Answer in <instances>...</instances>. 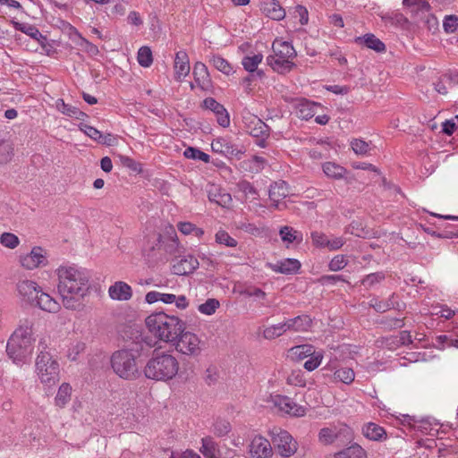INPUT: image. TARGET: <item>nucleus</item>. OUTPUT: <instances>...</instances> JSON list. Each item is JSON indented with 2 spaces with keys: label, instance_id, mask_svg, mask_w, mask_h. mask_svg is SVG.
<instances>
[{
  "label": "nucleus",
  "instance_id": "obj_62",
  "mask_svg": "<svg viewBox=\"0 0 458 458\" xmlns=\"http://www.w3.org/2000/svg\"><path fill=\"white\" fill-rule=\"evenodd\" d=\"M121 162L124 166L128 167L133 172L140 173L142 171L141 164L129 157L122 156Z\"/></svg>",
  "mask_w": 458,
  "mask_h": 458
},
{
  "label": "nucleus",
  "instance_id": "obj_26",
  "mask_svg": "<svg viewBox=\"0 0 458 458\" xmlns=\"http://www.w3.org/2000/svg\"><path fill=\"white\" fill-rule=\"evenodd\" d=\"M355 42L359 45L365 46L377 53H382L386 50V45L371 33L365 34L361 37H357L355 38Z\"/></svg>",
  "mask_w": 458,
  "mask_h": 458
},
{
  "label": "nucleus",
  "instance_id": "obj_28",
  "mask_svg": "<svg viewBox=\"0 0 458 458\" xmlns=\"http://www.w3.org/2000/svg\"><path fill=\"white\" fill-rule=\"evenodd\" d=\"M362 433L365 437L373 441H382L386 439V432L379 425L369 422L362 428Z\"/></svg>",
  "mask_w": 458,
  "mask_h": 458
},
{
  "label": "nucleus",
  "instance_id": "obj_6",
  "mask_svg": "<svg viewBox=\"0 0 458 458\" xmlns=\"http://www.w3.org/2000/svg\"><path fill=\"white\" fill-rule=\"evenodd\" d=\"M47 344L40 341L39 353L36 359V370L43 384L55 385L59 380V363L52 354L47 351Z\"/></svg>",
  "mask_w": 458,
  "mask_h": 458
},
{
  "label": "nucleus",
  "instance_id": "obj_36",
  "mask_svg": "<svg viewBox=\"0 0 458 458\" xmlns=\"http://www.w3.org/2000/svg\"><path fill=\"white\" fill-rule=\"evenodd\" d=\"M279 234L283 242L288 243H293V242H301L303 239L301 232L287 225L281 227Z\"/></svg>",
  "mask_w": 458,
  "mask_h": 458
},
{
  "label": "nucleus",
  "instance_id": "obj_46",
  "mask_svg": "<svg viewBox=\"0 0 458 458\" xmlns=\"http://www.w3.org/2000/svg\"><path fill=\"white\" fill-rule=\"evenodd\" d=\"M184 157L190 159L201 160L205 163L209 162V156L201 150L193 147H189L184 150Z\"/></svg>",
  "mask_w": 458,
  "mask_h": 458
},
{
  "label": "nucleus",
  "instance_id": "obj_54",
  "mask_svg": "<svg viewBox=\"0 0 458 458\" xmlns=\"http://www.w3.org/2000/svg\"><path fill=\"white\" fill-rule=\"evenodd\" d=\"M385 279V274L383 272L371 273L366 276L362 279V284L366 287H372L374 284L381 282Z\"/></svg>",
  "mask_w": 458,
  "mask_h": 458
},
{
  "label": "nucleus",
  "instance_id": "obj_43",
  "mask_svg": "<svg viewBox=\"0 0 458 458\" xmlns=\"http://www.w3.org/2000/svg\"><path fill=\"white\" fill-rule=\"evenodd\" d=\"M394 293L386 301H378L377 299H372L370 301V307H372L377 312H386L389 310L395 309V303L394 302Z\"/></svg>",
  "mask_w": 458,
  "mask_h": 458
},
{
  "label": "nucleus",
  "instance_id": "obj_15",
  "mask_svg": "<svg viewBox=\"0 0 458 458\" xmlns=\"http://www.w3.org/2000/svg\"><path fill=\"white\" fill-rule=\"evenodd\" d=\"M199 267V261L191 255L176 260L173 265V273L178 276H186Z\"/></svg>",
  "mask_w": 458,
  "mask_h": 458
},
{
  "label": "nucleus",
  "instance_id": "obj_60",
  "mask_svg": "<svg viewBox=\"0 0 458 458\" xmlns=\"http://www.w3.org/2000/svg\"><path fill=\"white\" fill-rule=\"evenodd\" d=\"M347 260L344 255H336L329 262L328 267L331 271H339L345 267Z\"/></svg>",
  "mask_w": 458,
  "mask_h": 458
},
{
  "label": "nucleus",
  "instance_id": "obj_42",
  "mask_svg": "<svg viewBox=\"0 0 458 458\" xmlns=\"http://www.w3.org/2000/svg\"><path fill=\"white\" fill-rule=\"evenodd\" d=\"M377 323L384 330L387 331L402 328L404 326L403 318L392 317H383Z\"/></svg>",
  "mask_w": 458,
  "mask_h": 458
},
{
  "label": "nucleus",
  "instance_id": "obj_55",
  "mask_svg": "<svg viewBox=\"0 0 458 458\" xmlns=\"http://www.w3.org/2000/svg\"><path fill=\"white\" fill-rule=\"evenodd\" d=\"M80 129L90 139L94 140L98 143L100 142L102 132L96 129L95 127H92L85 123H81Z\"/></svg>",
  "mask_w": 458,
  "mask_h": 458
},
{
  "label": "nucleus",
  "instance_id": "obj_35",
  "mask_svg": "<svg viewBox=\"0 0 458 458\" xmlns=\"http://www.w3.org/2000/svg\"><path fill=\"white\" fill-rule=\"evenodd\" d=\"M291 330L289 321L286 320L283 323H279L277 325H273L271 327H268L264 329L263 331V336L266 339H275L276 337H279L286 331Z\"/></svg>",
  "mask_w": 458,
  "mask_h": 458
},
{
  "label": "nucleus",
  "instance_id": "obj_4",
  "mask_svg": "<svg viewBox=\"0 0 458 458\" xmlns=\"http://www.w3.org/2000/svg\"><path fill=\"white\" fill-rule=\"evenodd\" d=\"M179 361L167 352H154L147 361L143 372L147 378L156 381L173 379L178 373Z\"/></svg>",
  "mask_w": 458,
  "mask_h": 458
},
{
  "label": "nucleus",
  "instance_id": "obj_32",
  "mask_svg": "<svg viewBox=\"0 0 458 458\" xmlns=\"http://www.w3.org/2000/svg\"><path fill=\"white\" fill-rule=\"evenodd\" d=\"M334 456L335 458H367V452L355 443L335 453Z\"/></svg>",
  "mask_w": 458,
  "mask_h": 458
},
{
  "label": "nucleus",
  "instance_id": "obj_3",
  "mask_svg": "<svg viewBox=\"0 0 458 458\" xmlns=\"http://www.w3.org/2000/svg\"><path fill=\"white\" fill-rule=\"evenodd\" d=\"M146 326L155 337L167 344L178 338L182 330L185 329V323L182 320L164 312L149 315L146 318Z\"/></svg>",
  "mask_w": 458,
  "mask_h": 458
},
{
  "label": "nucleus",
  "instance_id": "obj_25",
  "mask_svg": "<svg viewBox=\"0 0 458 458\" xmlns=\"http://www.w3.org/2000/svg\"><path fill=\"white\" fill-rule=\"evenodd\" d=\"M32 307H38L40 310L50 313H57L61 309L58 301H56L48 293H46L42 291L38 293V297L37 298Z\"/></svg>",
  "mask_w": 458,
  "mask_h": 458
},
{
  "label": "nucleus",
  "instance_id": "obj_34",
  "mask_svg": "<svg viewBox=\"0 0 458 458\" xmlns=\"http://www.w3.org/2000/svg\"><path fill=\"white\" fill-rule=\"evenodd\" d=\"M318 107V105L314 102L301 100L297 106L296 113L298 117L304 120H309L316 114Z\"/></svg>",
  "mask_w": 458,
  "mask_h": 458
},
{
  "label": "nucleus",
  "instance_id": "obj_37",
  "mask_svg": "<svg viewBox=\"0 0 458 458\" xmlns=\"http://www.w3.org/2000/svg\"><path fill=\"white\" fill-rule=\"evenodd\" d=\"M289 352L293 359L301 360L312 355L315 350L310 344H301L292 347Z\"/></svg>",
  "mask_w": 458,
  "mask_h": 458
},
{
  "label": "nucleus",
  "instance_id": "obj_7",
  "mask_svg": "<svg viewBox=\"0 0 458 458\" xmlns=\"http://www.w3.org/2000/svg\"><path fill=\"white\" fill-rule=\"evenodd\" d=\"M200 344V339L196 334L182 329L178 338H175L170 344L174 346L178 352L195 358L201 353Z\"/></svg>",
  "mask_w": 458,
  "mask_h": 458
},
{
  "label": "nucleus",
  "instance_id": "obj_50",
  "mask_svg": "<svg viewBox=\"0 0 458 458\" xmlns=\"http://www.w3.org/2000/svg\"><path fill=\"white\" fill-rule=\"evenodd\" d=\"M219 307V301L216 299H208L206 302L199 306V311L205 315H212Z\"/></svg>",
  "mask_w": 458,
  "mask_h": 458
},
{
  "label": "nucleus",
  "instance_id": "obj_13",
  "mask_svg": "<svg viewBox=\"0 0 458 458\" xmlns=\"http://www.w3.org/2000/svg\"><path fill=\"white\" fill-rule=\"evenodd\" d=\"M202 105L206 109H208L215 114L216 122L220 126L226 128L230 125V115L227 110L215 98H207L203 100Z\"/></svg>",
  "mask_w": 458,
  "mask_h": 458
},
{
  "label": "nucleus",
  "instance_id": "obj_39",
  "mask_svg": "<svg viewBox=\"0 0 458 458\" xmlns=\"http://www.w3.org/2000/svg\"><path fill=\"white\" fill-rule=\"evenodd\" d=\"M262 54H254L252 55L244 56L242 60V64L247 72H249L250 73H253L257 70L259 64L262 62Z\"/></svg>",
  "mask_w": 458,
  "mask_h": 458
},
{
  "label": "nucleus",
  "instance_id": "obj_5",
  "mask_svg": "<svg viewBox=\"0 0 458 458\" xmlns=\"http://www.w3.org/2000/svg\"><path fill=\"white\" fill-rule=\"evenodd\" d=\"M139 350L122 349L114 352L110 359L114 372L121 378L133 380L140 376L137 360Z\"/></svg>",
  "mask_w": 458,
  "mask_h": 458
},
{
  "label": "nucleus",
  "instance_id": "obj_23",
  "mask_svg": "<svg viewBox=\"0 0 458 458\" xmlns=\"http://www.w3.org/2000/svg\"><path fill=\"white\" fill-rule=\"evenodd\" d=\"M291 58H279L276 55H271L267 57V64L276 72L284 74L292 71L295 64Z\"/></svg>",
  "mask_w": 458,
  "mask_h": 458
},
{
  "label": "nucleus",
  "instance_id": "obj_33",
  "mask_svg": "<svg viewBox=\"0 0 458 458\" xmlns=\"http://www.w3.org/2000/svg\"><path fill=\"white\" fill-rule=\"evenodd\" d=\"M290 328L295 332H305L310 330L312 325V319L309 315L303 314L294 318L288 319Z\"/></svg>",
  "mask_w": 458,
  "mask_h": 458
},
{
  "label": "nucleus",
  "instance_id": "obj_63",
  "mask_svg": "<svg viewBox=\"0 0 458 458\" xmlns=\"http://www.w3.org/2000/svg\"><path fill=\"white\" fill-rule=\"evenodd\" d=\"M287 382L288 384L294 385L296 386H304L305 385V380L301 370L293 371L287 377Z\"/></svg>",
  "mask_w": 458,
  "mask_h": 458
},
{
  "label": "nucleus",
  "instance_id": "obj_30",
  "mask_svg": "<svg viewBox=\"0 0 458 458\" xmlns=\"http://www.w3.org/2000/svg\"><path fill=\"white\" fill-rule=\"evenodd\" d=\"M15 30H20L26 35L30 36L31 38L37 40L39 43H43L46 40V37L41 34L38 28L31 24L28 23H21L16 21H11Z\"/></svg>",
  "mask_w": 458,
  "mask_h": 458
},
{
  "label": "nucleus",
  "instance_id": "obj_12",
  "mask_svg": "<svg viewBox=\"0 0 458 458\" xmlns=\"http://www.w3.org/2000/svg\"><path fill=\"white\" fill-rule=\"evenodd\" d=\"M20 261L21 266L29 270L47 264L46 251L39 246L32 248L30 253L21 256Z\"/></svg>",
  "mask_w": 458,
  "mask_h": 458
},
{
  "label": "nucleus",
  "instance_id": "obj_38",
  "mask_svg": "<svg viewBox=\"0 0 458 458\" xmlns=\"http://www.w3.org/2000/svg\"><path fill=\"white\" fill-rule=\"evenodd\" d=\"M209 62L216 70L223 72L224 74L229 75L233 72V66L226 59L219 55H213L210 57Z\"/></svg>",
  "mask_w": 458,
  "mask_h": 458
},
{
  "label": "nucleus",
  "instance_id": "obj_22",
  "mask_svg": "<svg viewBox=\"0 0 458 458\" xmlns=\"http://www.w3.org/2000/svg\"><path fill=\"white\" fill-rule=\"evenodd\" d=\"M208 198L209 201L214 202L223 208H228L232 203L231 195L225 190L216 185H211L208 191Z\"/></svg>",
  "mask_w": 458,
  "mask_h": 458
},
{
  "label": "nucleus",
  "instance_id": "obj_59",
  "mask_svg": "<svg viewBox=\"0 0 458 458\" xmlns=\"http://www.w3.org/2000/svg\"><path fill=\"white\" fill-rule=\"evenodd\" d=\"M311 240L313 245H315L316 247L327 248V244L329 239L324 233L315 231L311 233Z\"/></svg>",
  "mask_w": 458,
  "mask_h": 458
},
{
  "label": "nucleus",
  "instance_id": "obj_19",
  "mask_svg": "<svg viewBox=\"0 0 458 458\" xmlns=\"http://www.w3.org/2000/svg\"><path fill=\"white\" fill-rule=\"evenodd\" d=\"M108 294L111 299L115 301H128L132 296V290L128 284L117 281L109 287Z\"/></svg>",
  "mask_w": 458,
  "mask_h": 458
},
{
  "label": "nucleus",
  "instance_id": "obj_47",
  "mask_svg": "<svg viewBox=\"0 0 458 458\" xmlns=\"http://www.w3.org/2000/svg\"><path fill=\"white\" fill-rule=\"evenodd\" d=\"M318 439L324 445H330L337 440V434L332 428H323L318 433Z\"/></svg>",
  "mask_w": 458,
  "mask_h": 458
},
{
  "label": "nucleus",
  "instance_id": "obj_49",
  "mask_svg": "<svg viewBox=\"0 0 458 458\" xmlns=\"http://www.w3.org/2000/svg\"><path fill=\"white\" fill-rule=\"evenodd\" d=\"M231 428V424L225 420H217L214 423V434L219 437L226 436Z\"/></svg>",
  "mask_w": 458,
  "mask_h": 458
},
{
  "label": "nucleus",
  "instance_id": "obj_21",
  "mask_svg": "<svg viewBox=\"0 0 458 458\" xmlns=\"http://www.w3.org/2000/svg\"><path fill=\"white\" fill-rule=\"evenodd\" d=\"M269 267L276 272L284 275H293L298 273L301 268V262L295 259H285L277 261L276 264H268Z\"/></svg>",
  "mask_w": 458,
  "mask_h": 458
},
{
  "label": "nucleus",
  "instance_id": "obj_1",
  "mask_svg": "<svg viewBox=\"0 0 458 458\" xmlns=\"http://www.w3.org/2000/svg\"><path fill=\"white\" fill-rule=\"evenodd\" d=\"M58 293L64 308L77 310L89 289V275L75 267H60L57 269Z\"/></svg>",
  "mask_w": 458,
  "mask_h": 458
},
{
  "label": "nucleus",
  "instance_id": "obj_51",
  "mask_svg": "<svg viewBox=\"0 0 458 458\" xmlns=\"http://www.w3.org/2000/svg\"><path fill=\"white\" fill-rule=\"evenodd\" d=\"M19 238L12 233H4L0 236V243L9 249H14L19 245Z\"/></svg>",
  "mask_w": 458,
  "mask_h": 458
},
{
  "label": "nucleus",
  "instance_id": "obj_8",
  "mask_svg": "<svg viewBox=\"0 0 458 458\" xmlns=\"http://www.w3.org/2000/svg\"><path fill=\"white\" fill-rule=\"evenodd\" d=\"M270 436L275 449L283 458H289L296 453L298 444L286 430L273 428Z\"/></svg>",
  "mask_w": 458,
  "mask_h": 458
},
{
  "label": "nucleus",
  "instance_id": "obj_48",
  "mask_svg": "<svg viewBox=\"0 0 458 458\" xmlns=\"http://www.w3.org/2000/svg\"><path fill=\"white\" fill-rule=\"evenodd\" d=\"M13 148L8 141H0V164H6L12 159Z\"/></svg>",
  "mask_w": 458,
  "mask_h": 458
},
{
  "label": "nucleus",
  "instance_id": "obj_29",
  "mask_svg": "<svg viewBox=\"0 0 458 458\" xmlns=\"http://www.w3.org/2000/svg\"><path fill=\"white\" fill-rule=\"evenodd\" d=\"M322 170L324 172V174L328 177V178H331V179H334V180H340V179H344V178H346V174H347V170L335 163V162H325L323 165H322Z\"/></svg>",
  "mask_w": 458,
  "mask_h": 458
},
{
  "label": "nucleus",
  "instance_id": "obj_18",
  "mask_svg": "<svg viewBox=\"0 0 458 458\" xmlns=\"http://www.w3.org/2000/svg\"><path fill=\"white\" fill-rule=\"evenodd\" d=\"M260 9L266 16L272 20L281 21L285 17V11L277 0H264Z\"/></svg>",
  "mask_w": 458,
  "mask_h": 458
},
{
  "label": "nucleus",
  "instance_id": "obj_44",
  "mask_svg": "<svg viewBox=\"0 0 458 458\" xmlns=\"http://www.w3.org/2000/svg\"><path fill=\"white\" fill-rule=\"evenodd\" d=\"M138 62L142 67H149L153 63L152 51L150 47L144 46L140 47L137 56Z\"/></svg>",
  "mask_w": 458,
  "mask_h": 458
},
{
  "label": "nucleus",
  "instance_id": "obj_14",
  "mask_svg": "<svg viewBox=\"0 0 458 458\" xmlns=\"http://www.w3.org/2000/svg\"><path fill=\"white\" fill-rule=\"evenodd\" d=\"M275 405L277 406L280 411L295 417L304 416L306 412V409L303 406L297 404L288 396H276Z\"/></svg>",
  "mask_w": 458,
  "mask_h": 458
},
{
  "label": "nucleus",
  "instance_id": "obj_31",
  "mask_svg": "<svg viewBox=\"0 0 458 458\" xmlns=\"http://www.w3.org/2000/svg\"><path fill=\"white\" fill-rule=\"evenodd\" d=\"M201 447L199 448V452L206 458H219L218 454H220V450L218 448L217 443H216L213 437L208 436L201 439Z\"/></svg>",
  "mask_w": 458,
  "mask_h": 458
},
{
  "label": "nucleus",
  "instance_id": "obj_53",
  "mask_svg": "<svg viewBox=\"0 0 458 458\" xmlns=\"http://www.w3.org/2000/svg\"><path fill=\"white\" fill-rule=\"evenodd\" d=\"M310 358L307 360L303 365L304 369L308 371H313L316 369L321 363L323 359V355L321 352H314L310 356Z\"/></svg>",
  "mask_w": 458,
  "mask_h": 458
},
{
  "label": "nucleus",
  "instance_id": "obj_52",
  "mask_svg": "<svg viewBox=\"0 0 458 458\" xmlns=\"http://www.w3.org/2000/svg\"><path fill=\"white\" fill-rule=\"evenodd\" d=\"M216 242L225 244L228 247H235L237 245V241L231 237L227 232L223 230H220L216 233Z\"/></svg>",
  "mask_w": 458,
  "mask_h": 458
},
{
  "label": "nucleus",
  "instance_id": "obj_17",
  "mask_svg": "<svg viewBox=\"0 0 458 458\" xmlns=\"http://www.w3.org/2000/svg\"><path fill=\"white\" fill-rule=\"evenodd\" d=\"M288 194L289 191L285 182H275L270 185L268 195L275 208L281 209L280 200L286 198Z\"/></svg>",
  "mask_w": 458,
  "mask_h": 458
},
{
  "label": "nucleus",
  "instance_id": "obj_24",
  "mask_svg": "<svg viewBox=\"0 0 458 458\" xmlns=\"http://www.w3.org/2000/svg\"><path fill=\"white\" fill-rule=\"evenodd\" d=\"M194 81L201 89H206L211 85V79L208 67L201 62L194 64L192 72Z\"/></svg>",
  "mask_w": 458,
  "mask_h": 458
},
{
  "label": "nucleus",
  "instance_id": "obj_61",
  "mask_svg": "<svg viewBox=\"0 0 458 458\" xmlns=\"http://www.w3.org/2000/svg\"><path fill=\"white\" fill-rule=\"evenodd\" d=\"M335 433L337 434V440L339 439L343 443L351 442L353 439L352 429L346 425L341 427Z\"/></svg>",
  "mask_w": 458,
  "mask_h": 458
},
{
  "label": "nucleus",
  "instance_id": "obj_20",
  "mask_svg": "<svg viewBox=\"0 0 458 458\" xmlns=\"http://www.w3.org/2000/svg\"><path fill=\"white\" fill-rule=\"evenodd\" d=\"M190 70V61L187 53L185 51L177 52L174 58L175 80L182 81L189 74Z\"/></svg>",
  "mask_w": 458,
  "mask_h": 458
},
{
  "label": "nucleus",
  "instance_id": "obj_45",
  "mask_svg": "<svg viewBox=\"0 0 458 458\" xmlns=\"http://www.w3.org/2000/svg\"><path fill=\"white\" fill-rule=\"evenodd\" d=\"M377 343L379 346L386 347L391 351L396 350L398 347L402 346V342H400L398 335L381 337Z\"/></svg>",
  "mask_w": 458,
  "mask_h": 458
},
{
  "label": "nucleus",
  "instance_id": "obj_58",
  "mask_svg": "<svg viewBox=\"0 0 458 458\" xmlns=\"http://www.w3.org/2000/svg\"><path fill=\"white\" fill-rule=\"evenodd\" d=\"M352 150L358 155H365L369 151V145L368 142L355 139L351 142Z\"/></svg>",
  "mask_w": 458,
  "mask_h": 458
},
{
  "label": "nucleus",
  "instance_id": "obj_2",
  "mask_svg": "<svg viewBox=\"0 0 458 458\" xmlns=\"http://www.w3.org/2000/svg\"><path fill=\"white\" fill-rule=\"evenodd\" d=\"M34 322L25 318L20 321L18 327L11 335L6 344V352L16 364L27 362L34 349Z\"/></svg>",
  "mask_w": 458,
  "mask_h": 458
},
{
  "label": "nucleus",
  "instance_id": "obj_64",
  "mask_svg": "<svg viewBox=\"0 0 458 458\" xmlns=\"http://www.w3.org/2000/svg\"><path fill=\"white\" fill-rule=\"evenodd\" d=\"M429 4L426 0H421V2L419 1L417 5L411 8L410 12L415 16H419L420 14H425L426 13L429 12Z\"/></svg>",
  "mask_w": 458,
  "mask_h": 458
},
{
  "label": "nucleus",
  "instance_id": "obj_56",
  "mask_svg": "<svg viewBox=\"0 0 458 458\" xmlns=\"http://www.w3.org/2000/svg\"><path fill=\"white\" fill-rule=\"evenodd\" d=\"M443 27L445 32L454 33L458 30V17L456 15H448L445 18Z\"/></svg>",
  "mask_w": 458,
  "mask_h": 458
},
{
  "label": "nucleus",
  "instance_id": "obj_10",
  "mask_svg": "<svg viewBox=\"0 0 458 458\" xmlns=\"http://www.w3.org/2000/svg\"><path fill=\"white\" fill-rule=\"evenodd\" d=\"M249 454L250 458H272L271 443L261 436H256L250 441Z\"/></svg>",
  "mask_w": 458,
  "mask_h": 458
},
{
  "label": "nucleus",
  "instance_id": "obj_27",
  "mask_svg": "<svg viewBox=\"0 0 458 458\" xmlns=\"http://www.w3.org/2000/svg\"><path fill=\"white\" fill-rule=\"evenodd\" d=\"M272 49L274 55H276L279 58L293 59L297 55L293 45L287 41L275 40L272 45Z\"/></svg>",
  "mask_w": 458,
  "mask_h": 458
},
{
  "label": "nucleus",
  "instance_id": "obj_9",
  "mask_svg": "<svg viewBox=\"0 0 458 458\" xmlns=\"http://www.w3.org/2000/svg\"><path fill=\"white\" fill-rule=\"evenodd\" d=\"M17 291L21 301L32 307L41 293V287L34 281L22 280L17 284Z\"/></svg>",
  "mask_w": 458,
  "mask_h": 458
},
{
  "label": "nucleus",
  "instance_id": "obj_41",
  "mask_svg": "<svg viewBox=\"0 0 458 458\" xmlns=\"http://www.w3.org/2000/svg\"><path fill=\"white\" fill-rule=\"evenodd\" d=\"M355 377L354 371L350 368H340L336 369L334 373V379L335 381H339L344 384H351Z\"/></svg>",
  "mask_w": 458,
  "mask_h": 458
},
{
  "label": "nucleus",
  "instance_id": "obj_11",
  "mask_svg": "<svg viewBox=\"0 0 458 458\" xmlns=\"http://www.w3.org/2000/svg\"><path fill=\"white\" fill-rule=\"evenodd\" d=\"M211 148L213 152L224 155L226 157H235L240 159L241 156L243 154V151L232 143L228 138L224 137L213 140Z\"/></svg>",
  "mask_w": 458,
  "mask_h": 458
},
{
  "label": "nucleus",
  "instance_id": "obj_16",
  "mask_svg": "<svg viewBox=\"0 0 458 458\" xmlns=\"http://www.w3.org/2000/svg\"><path fill=\"white\" fill-rule=\"evenodd\" d=\"M248 132L252 136H264L270 134L269 126L256 115H250L244 118Z\"/></svg>",
  "mask_w": 458,
  "mask_h": 458
},
{
  "label": "nucleus",
  "instance_id": "obj_40",
  "mask_svg": "<svg viewBox=\"0 0 458 458\" xmlns=\"http://www.w3.org/2000/svg\"><path fill=\"white\" fill-rule=\"evenodd\" d=\"M71 392L72 387L69 384H62L55 398V404L61 408L64 407L70 401Z\"/></svg>",
  "mask_w": 458,
  "mask_h": 458
},
{
  "label": "nucleus",
  "instance_id": "obj_57",
  "mask_svg": "<svg viewBox=\"0 0 458 458\" xmlns=\"http://www.w3.org/2000/svg\"><path fill=\"white\" fill-rule=\"evenodd\" d=\"M385 20L390 22L392 25L404 26L408 24V19L401 13H393L390 15L385 17Z\"/></svg>",
  "mask_w": 458,
  "mask_h": 458
}]
</instances>
